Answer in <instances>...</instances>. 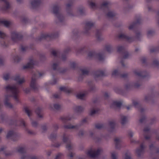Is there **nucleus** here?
Masks as SVG:
<instances>
[{"label":"nucleus","mask_w":159,"mask_h":159,"mask_svg":"<svg viewBox=\"0 0 159 159\" xmlns=\"http://www.w3.org/2000/svg\"><path fill=\"white\" fill-rule=\"evenodd\" d=\"M5 89L7 91L10 90L12 93V94L5 96V105L7 107L12 108V105L8 102L9 99L10 97H13L16 100H18L17 97L18 89L15 86H11L9 85L5 87Z\"/></svg>","instance_id":"f257e3e1"},{"label":"nucleus","mask_w":159,"mask_h":159,"mask_svg":"<svg viewBox=\"0 0 159 159\" xmlns=\"http://www.w3.org/2000/svg\"><path fill=\"white\" fill-rule=\"evenodd\" d=\"M43 74V72H39L38 71H36V72L33 74L30 85L31 88L34 91L37 90L38 89V85L36 84L37 78L40 77Z\"/></svg>","instance_id":"f03ea898"},{"label":"nucleus","mask_w":159,"mask_h":159,"mask_svg":"<svg viewBox=\"0 0 159 159\" xmlns=\"http://www.w3.org/2000/svg\"><path fill=\"white\" fill-rule=\"evenodd\" d=\"M58 36V34L57 33H54L51 34H41L38 39L39 40H41L43 39L50 40L57 38Z\"/></svg>","instance_id":"7ed1b4c3"},{"label":"nucleus","mask_w":159,"mask_h":159,"mask_svg":"<svg viewBox=\"0 0 159 159\" xmlns=\"http://www.w3.org/2000/svg\"><path fill=\"white\" fill-rule=\"evenodd\" d=\"M88 56L90 58H97L100 61L103 60L104 58L103 53H97L94 51L90 52L88 53Z\"/></svg>","instance_id":"20e7f679"},{"label":"nucleus","mask_w":159,"mask_h":159,"mask_svg":"<svg viewBox=\"0 0 159 159\" xmlns=\"http://www.w3.org/2000/svg\"><path fill=\"white\" fill-rule=\"evenodd\" d=\"M59 7L57 5H54L53 8V13L55 14L61 22L64 21V17L59 12Z\"/></svg>","instance_id":"39448f33"},{"label":"nucleus","mask_w":159,"mask_h":159,"mask_svg":"<svg viewBox=\"0 0 159 159\" xmlns=\"http://www.w3.org/2000/svg\"><path fill=\"white\" fill-rule=\"evenodd\" d=\"M11 37L12 40L15 42H16L18 41L22 40L23 36L20 33L14 31L11 33Z\"/></svg>","instance_id":"423d86ee"},{"label":"nucleus","mask_w":159,"mask_h":159,"mask_svg":"<svg viewBox=\"0 0 159 159\" xmlns=\"http://www.w3.org/2000/svg\"><path fill=\"white\" fill-rule=\"evenodd\" d=\"M101 152V150L100 149H98L96 151H93L91 149L88 151L87 154L90 157L94 158L97 157L100 154Z\"/></svg>","instance_id":"0eeeda50"},{"label":"nucleus","mask_w":159,"mask_h":159,"mask_svg":"<svg viewBox=\"0 0 159 159\" xmlns=\"http://www.w3.org/2000/svg\"><path fill=\"white\" fill-rule=\"evenodd\" d=\"M118 52L122 54L123 55L124 59H126L128 57L129 55L128 52L126 50L125 48L123 46H120L117 47Z\"/></svg>","instance_id":"6e6552de"},{"label":"nucleus","mask_w":159,"mask_h":159,"mask_svg":"<svg viewBox=\"0 0 159 159\" xmlns=\"http://www.w3.org/2000/svg\"><path fill=\"white\" fill-rule=\"evenodd\" d=\"M134 73L137 76L142 78H145L149 75V74L146 71H140L136 70L134 71Z\"/></svg>","instance_id":"1a4fd4ad"},{"label":"nucleus","mask_w":159,"mask_h":159,"mask_svg":"<svg viewBox=\"0 0 159 159\" xmlns=\"http://www.w3.org/2000/svg\"><path fill=\"white\" fill-rule=\"evenodd\" d=\"M11 137H12V140L14 141H16L18 138V136L17 134L11 130L9 131L7 135V138H9Z\"/></svg>","instance_id":"9d476101"},{"label":"nucleus","mask_w":159,"mask_h":159,"mask_svg":"<svg viewBox=\"0 0 159 159\" xmlns=\"http://www.w3.org/2000/svg\"><path fill=\"white\" fill-rule=\"evenodd\" d=\"M93 75L95 78L99 77H102L108 75L106 71H103L102 70H98L93 73Z\"/></svg>","instance_id":"9b49d317"},{"label":"nucleus","mask_w":159,"mask_h":159,"mask_svg":"<svg viewBox=\"0 0 159 159\" xmlns=\"http://www.w3.org/2000/svg\"><path fill=\"white\" fill-rule=\"evenodd\" d=\"M112 76H120L122 78H126L127 77L128 74L125 73L121 74L117 70H115L112 72Z\"/></svg>","instance_id":"f8f14e48"},{"label":"nucleus","mask_w":159,"mask_h":159,"mask_svg":"<svg viewBox=\"0 0 159 159\" xmlns=\"http://www.w3.org/2000/svg\"><path fill=\"white\" fill-rule=\"evenodd\" d=\"M118 38L119 39H125L129 42H132L134 40V37L128 36L124 34H121L119 35H118Z\"/></svg>","instance_id":"ddd939ff"},{"label":"nucleus","mask_w":159,"mask_h":159,"mask_svg":"<svg viewBox=\"0 0 159 159\" xmlns=\"http://www.w3.org/2000/svg\"><path fill=\"white\" fill-rule=\"evenodd\" d=\"M94 24L90 21L87 22L85 23V26L84 28V33L87 34L90 29L93 26Z\"/></svg>","instance_id":"4468645a"},{"label":"nucleus","mask_w":159,"mask_h":159,"mask_svg":"<svg viewBox=\"0 0 159 159\" xmlns=\"http://www.w3.org/2000/svg\"><path fill=\"white\" fill-rule=\"evenodd\" d=\"M133 103L134 107L138 108L141 113L143 114L145 110L140 103L135 101H133Z\"/></svg>","instance_id":"2eb2a0df"},{"label":"nucleus","mask_w":159,"mask_h":159,"mask_svg":"<svg viewBox=\"0 0 159 159\" xmlns=\"http://www.w3.org/2000/svg\"><path fill=\"white\" fill-rule=\"evenodd\" d=\"M35 64V61L32 59H30V61L26 65L23 66L24 69L27 68H32L34 66Z\"/></svg>","instance_id":"dca6fc26"},{"label":"nucleus","mask_w":159,"mask_h":159,"mask_svg":"<svg viewBox=\"0 0 159 159\" xmlns=\"http://www.w3.org/2000/svg\"><path fill=\"white\" fill-rule=\"evenodd\" d=\"M144 148L143 143L141 144L140 145V148H137L136 151V153L138 157H140L142 153L143 152Z\"/></svg>","instance_id":"f3484780"},{"label":"nucleus","mask_w":159,"mask_h":159,"mask_svg":"<svg viewBox=\"0 0 159 159\" xmlns=\"http://www.w3.org/2000/svg\"><path fill=\"white\" fill-rule=\"evenodd\" d=\"M13 125H15L16 126H23L25 127L26 126L24 120L22 119H20L18 121H15Z\"/></svg>","instance_id":"a211bd4d"},{"label":"nucleus","mask_w":159,"mask_h":159,"mask_svg":"<svg viewBox=\"0 0 159 159\" xmlns=\"http://www.w3.org/2000/svg\"><path fill=\"white\" fill-rule=\"evenodd\" d=\"M60 90L67 93H72L73 91V89H72L69 88L65 87H60Z\"/></svg>","instance_id":"6ab92c4d"},{"label":"nucleus","mask_w":159,"mask_h":159,"mask_svg":"<svg viewBox=\"0 0 159 159\" xmlns=\"http://www.w3.org/2000/svg\"><path fill=\"white\" fill-rule=\"evenodd\" d=\"M41 3L40 0H34L31 2V4L34 8L38 7Z\"/></svg>","instance_id":"aec40b11"},{"label":"nucleus","mask_w":159,"mask_h":159,"mask_svg":"<svg viewBox=\"0 0 159 159\" xmlns=\"http://www.w3.org/2000/svg\"><path fill=\"white\" fill-rule=\"evenodd\" d=\"M14 80L16 81L19 84H21L25 82L24 78L21 79L20 75H17L15 76Z\"/></svg>","instance_id":"412c9836"},{"label":"nucleus","mask_w":159,"mask_h":159,"mask_svg":"<svg viewBox=\"0 0 159 159\" xmlns=\"http://www.w3.org/2000/svg\"><path fill=\"white\" fill-rule=\"evenodd\" d=\"M141 22V20L140 18L138 19L136 22L134 23L132 25H130L129 27V30H132L134 28L137 24L140 23Z\"/></svg>","instance_id":"4be33fe9"},{"label":"nucleus","mask_w":159,"mask_h":159,"mask_svg":"<svg viewBox=\"0 0 159 159\" xmlns=\"http://www.w3.org/2000/svg\"><path fill=\"white\" fill-rule=\"evenodd\" d=\"M109 3L108 2H103L101 6V8H104L105 9L107 10V11H109Z\"/></svg>","instance_id":"5701e85b"},{"label":"nucleus","mask_w":159,"mask_h":159,"mask_svg":"<svg viewBox=\"0 0 159 159\" xmlns=\"http://www.w3.org/2000/svg\"><path fill=\"white\" fill-rule=\"evenodd\" d=\"M0 24L3 25L5 26L8 27L9 26L10 23V22L7 20H2L0 19Z\"/></svg>","instance_id":"b1692460"},{"label":"nucleus","mask_w":159,"mask_h":159,"mask_svg":"<svg viewBox=\"0 0 159 159\" xmlns=\"http://www.w3.org/2000/svg\"><path fill=\"white\" fill-rule=\"evenodd\" d=\"M115 142V147L116 148L118 149L120 148V140L118 138H115L114 140Z\"/></svg>","instance_id":"393cba45"},{"label":"nucleus","mask_w":159,"mask_h":159,"mask_svg":"<svg viewBox=\"0 0 159 159\" xmlns=\"http://www.w3.org/2000/svg\"><path fill=\"white\" fill-rule=\"evenodd\" d=\"M101 31L100 30H97L96 32V36L98 40H101Z\"/></svg>","instance_id":"a878e982"},{"label":"nucleus","mask_w":159,"mask_h":159,"mask_svg":"<svg viewBox=\"0 0 159 159\" xmlns=\"http://www.w3.org/2000/svg\"><path fill=\"white\" fill-rule=\"evenodd\" d=\"M42 109L40 107H38L35 110V112L39 118H42L43 115L41 114Z\"/></svg>","instance_id":"bb28decb"},{"label":"nucleus","mask_w":159,"mask_h":159,"mask_svg":"<svg viewBox=\"0 0 159 159\" xmlns=\"http://www.w3.org/2000/svg\"><path fill=\"white\" fill-rule=\"evenodd\" d=\"M1 1L3 2L5 5L3 8V10H7L10 7V5L9 3L6 0H0Z\"/></svg>","instance_id":"cd10ccee"},{"label":"nucleus","mask_w":159,"mask_h":159,"mask_svg":"<svg viewBox=\"0 0 159 159\" xmlns=\"http://www.w3.org/2000/svg\"><path fill=\"white\" fill-rule=\"evenodd\" d=\"M21 159H38V158L34 156L31 157V156L30 155H27V156H25L24 155H23L21 157Z\"/></svg>","instance_id":"c85d7f7f"},{"label":"nucleus","mask_w":159,"mask_h":159,"mask_svg":"<svg viewBox=\"0 0 159 159\" xmlns=\"http://www.w3.org/2000/svg\"><path fill=\"white\" fill-rule=\"evenodd\" d=\"M64 127L65 129H77L78 128V126L77 125H72L71 124L68 125H65L64 126Z\"/></svg>","instance_id":"c756f323"},{"label":"nucleus","mask_w":159,"mask_h":159,"mask_svg":"<svg viewBox=\"0 0 159 159\" xmlns=\"http://www.w3.org/2000/svg\"><path fill=\"white\" fill-rule=\"evenodd\" d=\"M80 71H81L83 75H88L89 72V69L85 68L84 69L79 68Z\"/></svg>","instance_id":"7c9ffc66"},{"label":"nucleus","mask_w":159,"mask_h":159,"mask_svg":"<svg viewBox=\"0 0 159 159\" xmlns=\"http://www.w3.org/2000/svg\"><path fill=\"white\" fill-rule=\"evenodd\" d=\"M122 104V103L120 102L115 101L113 102L112 106H115L118 107H120L121 106Z\"/></svg>","instance_id":"2f4dec72"},{"label":"nucleus","mask_w":159,"mask_h":159,"mask_svg":"<svg viewBox=\"0 0 159 159\" xmlns=\"http://www.w3.org/2000/svg\"><path fill=\"white\" fill-rule=\"evenodd\" d=\"M70 48H68L66 51H65L64 52L65 53L62 54L61 56V58L62 60L63 61H65L66 59V57L65 54L68 53L69 51H70Z\"/></svg>","instance_id":"473e14b6"},{"label":"nucleus","mask_w":159,"mask_h":159,"mask_svg":"<svg viewBox=\"0 0 159 159\" xmlns=\"http://www.w3.org/2000/svg\"><path fill=\"white\" fill-rule=\"evenodd\" d=\"M26 151V149L24 147H20L17 150V152L21 154L25 153Z\"/></svg>","instance_id":"72a5a7b5"},{"label":"nucleus","mask_w":159,"mask_h":159,"mask_svg":"<svg viewBox=\"0 0 159 159\" xmlns=\"http://www.w3.org/2000/svg\"><path fill=\"white\" fill-rule=\"evenodd\" d=\"M74 109L76 112H80L83 111L84 108L80 106H78L76 107Z\"/></svg>","instance_id":"f704fd0d"},{"label":"nucleus","mask_w":159,"mask_h":159,"mask_svg":"<svg viewBox=\"0 0 159 159\" xmlns=\"http://www.w3.org/2000/svg\"><path fill=\"white\" fill-rule=\"evenodd\" d=\"M61 119L63 122L66 123L68 120H70V118L68 116H63L61 117Z\"/></svg>","instance_id":"c9c22d12"},{"label":"nucleus","mask_w":159,"mask_h":159,"mask_svg":"<svg viewBox=\"0 0 159 159\" xmlns=\"http://www.w3.org/2000/svg\"><path fill=\"white\" fill-rule=\"evenodd\" d=\"M107 15L108 17L111 18L114 17L116 15V13L114 12L109 11Z\"/></svg>","instance_id":"e433bc0d"},{"label":"nucleus","mask_w":159,"mask_h":159,"mask_svg":"<svg viewBox=\"0 0 159 159\" xmlns=\"http://www.w3.org/2000/svg\"><path fill=\"white\" fill-rule=\"evenodd\" d=\"M109 124L111 129V131H113L114 129L115 126V122L114 121H110L109 123Z\"/></svg>","instance_id":"4c0bfd02"},{"label":"nucleus","mask_w":159,"mask_h":159,"mask_svg":"<svg viewBox=\"0 0 159 159\" xmlns=\"http://www.w3.org/2000/svg\"><path fill=\"white\" fill-rule=\"evenodd\" d=\"M105 125L98 123L95 125V128L98 129H100L104 128Z\"/></svg>","instance_id":"58836bf2"},{"label":"nucleus","mask_w":159,"mask_h":159,"mask_svg":"<svg viewBox=\"0 0 159 159\" xmlns=\"http://www.w3.org/2000/svg\"><path fill=\"white\" fill-rule=\"evenodd\" d=\"M85 95V93H79L76 95V97L78 99H83Z\"/></svg>","instance_id":"ea45409f"},{"label":"nucleus","mask_w":159,"mask_h":159,"mask_svg":"<svg viewBox=\"0 0 159 159\" xmlns=\"http://www.w3.org/2000/svg\"><path fill=\"white\" fill-rule=\"evenodd\" d=\"M106 50L108 52H110L113 50V48L111 45H107L105 46Z\"/></svg>","instance_id":"a19ab883"},{"label":"nucleus","mask_w":159,"mask_h":159,"mask_svg":"<svg viewBox=\"0 0 159 159\" xmlns=\"http://www.w3.org/2000/svg\"><path fill=\"white\" fill-rule=\"evenodd\" d=\"M127 121V117L125 116H123L121 117V124L122 125L125 124Z\"/></svg>","instance_id":"79ce46f5"},{"label":"nucleus","mask_w":159,"mask_h":159,"mask_svg":"<svg viewBox=\"0 0 159 159\" xmlns=\"http://www.w3.org/2000/svg\"><path fill=\"white\" fill-rule=\"evenodd\" d=\"M150 51L151 52L159 51V47H154L150 49Z\"/></svg>","instance_id":"37998d69"},{"label":"nucleus","mask_w":159,"mask_h":159,"mask_svg":"<svg viewBox=\"0 0 159 159\" xmlns=\"http://www.w3.org/2000/svg\"><path fill=\"white\" fill-rule=\"evenodd\" d=\"M24 110H25V112L27 113L28 116L30 117L31 116V112L28 108L27 107H24Z\"/></svg>","instance_id":"c03bdc74"},{"label":"nucleus","mask_w":159,"mask_h":159,"mask_svg":"<svg viewBox=\"0 0 159 159\" xmlns=\"http://www.w3.org/2000/svg\"><path fill=\"white\" fill-rule=\"evenodd\" d=\"M57 135L55 133H53L51 134L50 136L49 137V138L52 141L54 139H55L56 138Z\"/></svg>","instance_id":"a18cd8bd"},{"label":"nucleus","mask_w":159,"mask_h":159,"mask_svg":"<svg viewBox=\"0 0 159 159\" xmlns=\"http://www.w3.org/2000/svg\"><path fill=\"white\" fill-rule=\"evenodd\" d=\"M89 5L91 8L94 9L96 8L97 6L95 3L92 2H89Z\"/></svg>","instance_id":"49530a36"},{"label":"nucleus","mask_w":159,"mask_h":159,"mask_svg":"<svg viewBox=\"0 0 159 159\" xmlns=\"http://www.w3.org/2000/svg\"><path fill=\"white\" fill-rule=\"evenodd\" d=\"M13 59L15 62H18L21 60V58L18 56H16L13 57Z\"/></svg>","instance_id":"de8ad7c7"},{"label":"nucleus","mask_w":159,"mask_h":159,"mask_svg":"<svg viewBox=\"0 0 159 159\" xmlns=\"http://www.w3.org/2000/svg\"><path fill=\"white\" fill-rule=\"evenodd\" d=\"M65 136L66 135L64 134L63 137V141L64 143H67V142H69L70 141L68 137L67 136L66 137Z\"/></svg>","instance_id":"09e8293b"},{"label":"nucleus","mask_w":159,"mask_h":159,"mask_svg":"<svg viewBox=\"0 0 159 159\" xmlns=\"http://www.w3.org/2000/svg\"><path fill=\"white\" fill-rule=\"evenodd\" d=\"M98 111L99 110L98 109L96 110L93 109L91 111L90 115L91 116H92L95 114L97 113Z\"/></svg>","instance_id":"8fccbe9b"},{"label":"nucleus","mask_w":159,"mask_h":159,"mask_svg":"<svg viewBox=\"0 0 159 159\" xmlns=\"http://www.w3.org/2000/svg\"><path fill=\"white\" fill-rule=\"evenodd\" d=\"M7 35L4 33L0 31V37L2 39H5L7 38Z\"/></svg>","instance_id":"3c124183"},{"label":"nucleus","mask_w":159,"mask_h":159,"mask_svg":"<svg viewBox=\"0 0 159 159\" xmlns=\"http://www.w3.org/2000/svg\"><path fill=\"white\" fill-rule=\"evenodd\" d=\"M153 65L156 66H159V61L157 60H154L153 62Z\"/></svg>","instance_id":"603ef678"},{"label":"nucleus","mask_w":159,"mask_h":159,"mask_svg":"<svg viewBox=\"0 0 159 159\" xmlns=\"http://www.w3.org/2000/svg\"><path fill=\"white\" fill-rule=\"evenodd\" d=\"M70 66L71 68L73 69L76 68L77 67V65L74 62H72L71 63Z\"/></svg>","instance_id":"864d4df0"},{"label":"nucleus","mask_w":159,"mask_h":159,"mask_svg":"<svg viewBox=\"0 0 159 159\" xmlns=\"http://www.w3.org/2000/svg\"><path fill=\"white\" fill-rule=\"evenodd\" d=\"M53 106L54 109L56 110H59L61 108L60 105L57 104H54Z\"/></svg>","instance_id":"5fc2aeb1"},{"label":"nucleus","mask_w":159,"mask_h":159,"mask_svg":"<svg viewBox=\"0 0 159 159\" xmlns=\"http://www.w3.org/2000/svg\"><path fill=\"white\" fill-rule=\"evenodd\" d=\"M146 116H143L139 120V121L140 123H142L146 121Z\"/></svg>","instance_id":"6e6d98bb"},{"label":"nucleus","mask_w":159,"mask_h":159,"mask_svg":"<svg viewBox=\"0 0 159 159\" xmlns=\"http://www.w3.org/2000/svg\"><path fill=\"white\" fill-rule=\"evenodd\" d=\"M141 60L143 64H146V65H148V64L147 62V60L146 58H145V57H143Z\"/></svg>","instance_id":"4d7b16f0"},{"label":"nucleus","mask_w":159,"mask_h":159,"mask_svg":"<svg viewBox=\"0 0 159 159\" xmlns=\"http://www.w3.org/2000/svg\"><path fill=\"white\" fill-rule=\"evenodd\" d=\"M125 159H131V157L130 156V153L129 152H127L125 154Z\"/></svg>","instance_id":"13d9d810"},{"label":"nucleus","mask_w":159,"mask_h":159,"mask_svg":"<svg viewBox=\"0 0 159 159\" xmlns=\"http://www.w3.org/2000/svg\"><path fill=\"white\" fill-rule=\"evenodd\" d=\"M10 75L9 74H5L3 76V79L6 80H7L9 78Z\"/></svg>","instance_id":"bf43d9fd"},{"label":"nucleus","mask_w":159,"mask_h":159,"mask_svg":"<svg viewBox=\"0 0 159 159\" xmlns=\"http://www.w3.org/2000/svg\"><path fill=\"white\" fill-rule=\"evenodd\" d=\"M116 153L115 152H112L111 153V158L112 159H116Z\"/></svg>","instance_id":"052dcab7"},{"label":"nucleus","mask_w":159,"mask_h":159,"mask_svg":"<svg viewBox=\"0 0 159 159\" xmlns=\"http://www.w3.org/2000/svg\"><path fill=\"white\" fill-rule=\"evenodd\" d=\"M58 54V52H56L55 50H52L51 52V54L55 57H57V54Z\"/></svg>","instance_id":"680f3d73"},{"label":"nucleus","mask_w":159,"mask_h":159,"mask_svg":"<svg viewBox=\"0 0 159 159\" xmlns=\"http://www.w3.org/2000/svg\"><path fill=\"white\" fill-rule=\"evenodd\" d=\"M58 63H54L53 64L52 67L53 68V69L54 70H56L57 69L58 66Z\"/></svg>","instance_id":"e2e57ef3"},{"label":"nucleus","mask_w":159,"mask_h":159,"mask_svg":"<svg viewBox=\"0 0 159 159\" xmlns=\"http://www.w3.org/2000/svg\"><path fill=\"white\" fill-rule=\"evenodd\" d=\"M62 154L61 153H59L56 157L55 159H60L62 157Z\"/></svg>","instance_id":"0e129e2a"},{"label":"nucleus","mask_w":159,"mask_h":159,"mask_svg":"<svg viewBox=\"0 0 159 159\" xmlns=\"http://www.w3.org/2000/svg\"><path fill=\"white\" fill-rule=\"evenodd\" d=\"M66 148L68 150H70L71 149V146L70 142L68 143L66 145Z\"/></svg>","instance_id":"69168bd1"},{"label":"nucleus","mask_w":159,"mask_h":159,"mask_svg":"<svg viewBox=\"0 0 159 159\" xmlns=\"http://www.w3.org/2000/svg\"><path fill=\"white\" fill-rule=\"evenodd\" d=\"M154 34V31L152 30H149L148 32V36L150 35H152Z\"/></svg>","instance_id":"338daca9"},{"label":"nucleus","mask_w":159,"mask_h":159,"mask_svg":"<svg viewBox=\"0 0 159 159\" xmlns=\"http://www.w3.org/2000/svg\"><path fill=\"white\" fill-rule=\"evenodd\" d=\"M136 37L137 39L139 40V39L141 37L140 33L139 32H136Z\"/></svg>","instance_id":"774afa93"}]
</instances>
